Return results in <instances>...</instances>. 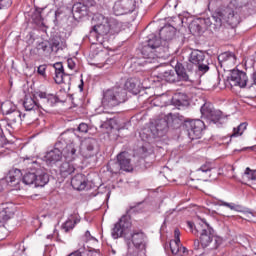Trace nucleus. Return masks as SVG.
<instances>
[{
    "instance_id": "f257e3e1",
    "label": "nucleus",
    "mask_w": 256,
    "mask_h": 256,
    "mask_svg": "<svg viewBox=\"0 0 256 256\" xmlns=\"http://www.w3.org/2000/svg\"><path fill=\"white\" fill-rule=\"evenodd\" d=\"M142 203L139 202L136 205L130 206L129 210H127V214L123 215L119 221L114 224L112 228L111 236L113 239H119V237H124L126 241H131L136 249H140L143 251L145 249V233L143 230H133L129 233L131 229V213H135L137 211V207Z\"/></svg>"
},
{
    "instance_id": "f03ea898",
    "label": "nucleus",
    "mask_w": 256,
    "mask_h": 256,
    "mask_svg": "<svg viewBox=\"0 0 256 256\" xmlns=\"http://www.w3.org/2000/svg\"><path fill=\"white\" fill-rule=\"evenodd\" d=\"M41 159L35 156L22 158L21 165L29 171L22 177L24 185H34V187H45L49 183V174L45 167L41 165Z\"/></svg>"
},
{
    "instance_id": "7ed1b4c3",
    "label": "nucleus",
    "mask_w": 256,
    "mask_h": 256,
    "mask_svg": "<svg viewBox=\"0 0 256 256\" xmlns=\"http://www.w3.org/2000/svg\"><path fill=\"white\" fill-rule=\"evenodd\" d=\"M187 225L193 235L199 237L203 249L209 247L210 251H215V249H218L219 245L223 243L220 237L215 236V230L206 223L205 219H202V223L195 225L193 222H187Z\"/></svg>"
},
{
    "instance_id": "20e7f679",
    "label": "nucleus",
    "mask_w": 256,
    "mask_h": 256,
    "mask_svg": "<svg viewBox=\"0 0 256 256\" xmlns=\"http://www.w3.org/2000/svg\"><path fill=\"white\" fill-rule=\"evenodd\" d=\"M38 100H35V97L26 95L23 101V107L25 111H33L35 109H43L47 111L49 107H54L59 103V97L54 94H47V92H38Z\"/></svg>"
},
{
    "instance_id": "39448f33",
    "label": "nucleus",
    "mask_w": 256,
    "mask_h": 256,
    "mask_svg": "<svg viewBox=\"0 0 256 256\" xmlns=\"http://www.w3.org/2000/svg\"><path fill=\"white\" fill-rule=\"evenodd\" d=\"M236 11L237 8L233 7L232 2L226 7L218 8L212 15L215 27H221L223 21H226L231 27H237L241 23V16Z\"/></svg>"
},
{
    "instance_id": "423d86ee",
    "label": "nucleus",
    "mask_w": 256,
    "mask_h": 256,
    "mask_svg": "<svg viewBox=\"0 0 256 256\" xmlns=\"http://www.w3.org/2000/svg\"><path fill=\"white\" fill-rule=\"evenodd\" d=\"M127 101V91L121 87L110 88L103 92L102 105L106 109H113Z\"/></svg>"
},
{
    "instance_id": "0eeeda50",
    "label": "nucleus",
    "mask_w": 256,
    "mask_h": 256,
    "mask_svg": "<svg viewBox=\"0 0 256 256\" xmlns=\"http://www.w3.org/2000/svg\"><path fill=\"white\" fill-rule=\"evenodd\" d=\"M161 48V39L155 34H150L148 36L147 45L142 48V57L145 59L142 63L147 65L149 63H155L157 61V54H155L156 49Z\"/></svg>"
},
{
    "instance_id": "6e6552de",
    "label": "nucleus",
    "mask_w": 256,
    "mask_h": 256,
    "mask_svg": "<svg viewBox=\"0 0 256 256\" xmlns=\"http://www.w3.org/2000/svg\"><path fill=\"white\" fill-rule=\"evenodd\" d=\"M95 21H98L96 25L93 26L92 30L89 33L88 39L91 43L93 42V39L97 41L100 37H103L105 35H109L111 31V27L109 26V18L105 17L102 14H98L94 17Z\"/></svg>"
},
{
    "instance_id": "1a4fd4ad",
    "label": "nucleus",
    "mask_w": 256,
    "mask_h": 256,
    "mask_svg": "<svg viewBox=\"0 0 256 256\" xmlns=\"http://www.w3.org/2000/svg\"><path fill=\"white\" fill-rule=\"evenodd\" d=\"M183 128L187 132L189 139H201L203 129H205V123L199 119H186L184 120Z\"/></svg>"
},
{
    "instance_id": "9d476101",
    "label": "nucleus",
    "mask_w": 256,
    "mask_h": 256,
    "mask_svg": "<svg viewBox=\"0 0 256 256\" xmlns=\"http://www.w3.org/2000/svg\"><path fill=\"white\" fill-rule=\"evenodd\" d=\"M109 170L111 173H119V171H133V166L131 165V159L127 156V153L122 152L117 155V161L110 164Z\"/></svg>"
},
{
    "instance_id": "9b49d317",
    "label": "nucleus",
    "mask_w": 256,
    "mask_h": 256,
    "mask_svg": "<svg viewBox=\"0 0 256 256\" xmlns=\"http://www.w3.org/2000/svg\"><path fill=\"white\" fill-rule=\"evenodd\" d=\"M137 7L135 0H116L113 5V13L117 16L133 13Z\"/></svg>"
},
{
    "instance_id": "f8f14e48",
    "label": "nucleus",
    "mask_w": 256,
    "mask_h": 256,
    "mask_svg": "<svg viewBox=\"0 0 256 256\" xmlns=\"http://www.w3.org/2000/svg\"><path fill=\"white\" fill-rule=\"evenodd\" d=\"M189 61L197 65L200 73H207L209 71V61L205 59V52L201 50H192L189 55Z\"/></svg>"
},
{
    "instance_id": "ddd939ff",
    "label": "nucleus",
    "mask_w": 256,
    "mask_h": 256,
    "mask_svg": "<svg viewBox=\"0 0 256 256\" xmlns=\"http://www.w3.org/2000/svg\"><path fill=\"white\" fill-rule=\"evenodd\" d=\"M181 231L179 229L174 230V240L169 243L170 251L173 256H189V250L181 245Z\"/></svg>"
},
{
    "instance_id": "4468645a",
    "label": "nucleus",
    "mask_w": 256,
    "mask_h": 256,
    "mask_svg": "<svg viewBox=\"0 0 256 256\" xmlns=\"http://www.w3.org/2000/svg\"><path fill=\"white\" fill-rule=\"evenodd\" d=\"M247 83H249V77H247V73L239 69L231 70L230 85L244 89V87H247Z\"/></svg>"
},
{
    "instance_id": "2eb2a0df",
    "label": "nucleus",
    "mask_w": 256,
    "mask_h": 256,
    "mask_svg": "<svg viewBox=\"0 0 256 256\" xmlns=\"http://www.w3.org/2000/svg\"><path fill=\"white\" fill-rule=\"evenodd\" d=\"M53 68L55 70L54 81L55 83H57V85H61V83H66V84L71 83V76H69V74H65L63 63L56 62L55 64H53Z\"/></svg>"
},
{
    "instance_id": "dca6fc26",
    "label": "nucleus",
    "mask_w": 256,
    "mask_h": 256,
    "mask_svg": "<svg viewBox=\"0 0 256 256\" xmlns=\"http://www.w3.org/2000/svg\"><path fill=\"white\" fill-rule=\"evenodd\" d=\"M73 137L74 135L71 132L62 133L59 136L57 142L55 143L54 149H56L57 151H60L61 154L63 155L67 147H69V145L73 143Z\"/></svg>"
},
{
    "instance_id": "f3484780",
    "label": "nucleus",
    "mask_w": 256,
    "mask_h": 256,
    "mask_svg": "<svg viewBox=\"0 0 256 256\" xmlns=\"http://www.w3.org/2000/svg\"><path fill=\"white\" fill-rule=\"evenodd\" d=\"M22 177L23 173L21 172V170L17 168H12L6 173L1 181H5L7 185L15 187V185H19V183H21Z\"/></svg>"
},
{
    "instance_id": "a211bd4d",
    "label": "nucleus",
    "mask_w": 256,
    "mask_h": 256,
    "mask_svg": "<svg viewBox=\"0 0 256 256\" xmlns=\"http://www.w3.org/2000/svg\"><path fill=\"white\" fill-rule=\"evenodd\" d=\"M200 111L203 117L210 119L212 123H218V121H221L223 117V113L221 111L211 108L209 104H204Z\"/></svg>"
},
{
    "instance_id": "6ab92c4d",
    "label": "nucleus",
    "mask_w": 256,
    "mask_h": 256,
    "mask_svg": "<svg viewBox=\"0 0 256 256\" xmlns=\"http://www.w3.org/2000/svg\"><path fill=\"white\" fill-rule=\"evenodd\" d=\"M62 156H64L65 161H77V159H79V145L72 140V143L67 146V149L64 150Z\"/></svg>"
},
{
    "instance_id": "aec40b11",
    "label": "nucleus",
    "mask_w": 256,
    "mask_h": 256,
    "mask_svg": "<svg viewBox=\"0 0 256 256\" xmlns=\"http://www.w3.org/2000/svg\"><path fill=\"white\" fill-rule=\"evenodd\" d=\"M175 33H177V29L170 24H166L159 31L160 39L164 41V43H169V41L175 39Z\"/></svg>"
},
{
    "instance_id": "412c9836",
    "label": "nucleus",
    "mask_w": 256,
    "mask_h": 256,
    "mask_svg": "<svg viewBox=\"0 0 256 256\" xmlns=\"http://www.w3.org/2000/svg\"><path fill=\"white\" fill-rule=\"evenodd\" d=\"M83 156L86 159L93 157L95 155V146L97 145V140L95 138H87L83 141Z\"/></svg>"
},
{
    "instance_id": "4be33fe9",
    "label": "nucleus",
    "mask_w": 256,
    "mask_h": 256,
    "mask_svg": "<svg viewBox=\"0 0 256 256\" xmlns=\"http://www.w3.org/2000/svg\"><path fill=\"white\" fill-rule=\"evenodd\" d=\"M61 159H63V154L61 151L56 150L55 148L46 152L44 156V161L47 163V165H57Z\"/></svg>"
},
{
    "instance_id": "5701e85b",
    "label": "nucleus",
    "mask_w": 256,
    "mask_h": 256,
    "mask_svg": "<svg viewBox=\"0 0 256 256\" xmlns=\"http://www.w3.org/2000/svg\"><path fill=\"white\" fill-rule=\"evenodd\" d=\"M87 176L84 174H76L72 179H71V186L73 189L76 191H85V188L87 187Z\"/></svg>"
},
{
    "instance_id": "b1692460",
    "label": "nucleus",
    "mask_w": 256,
    "mask_h": 256,
    "mask_svg": "<svg viewBox=\"0 0 256 256\" xmlns=\"http://www.w3.org/2000/svg\"><path fill=\"white\" fill-rule=\"evenodd\" d=\"M76 170L77 164L69 162L67 160L63 162L59 167L60 175L61 177L64 178L69 177V175H73V173H75Z\"/></svg>"
},
{
    "instance_id": "393cba45",
    "label": "nucleus",
    "mask_w": 256,
    "mask_h": 256,
    "mask_svg": "<svg viewBox=\"0 0 256 256\" xmlns=\"http://www.w3.org/2000/svg\"><path fill=\"white\" fill-rule=\"evenodd\" d=\"M80 222L81 218L77 214H72L62 224V229L65 231V233H69V231H73V229H75V225Z\"/></svg>"
},
{
    "instance_id": "a878e982",
    "label": "nucleus",
    "mask_w": 256,
    "mask_h": 256,
    "mask_svg": "<svg viewBox=\"0 0 256 256\" xmlns=\"http://www.w3.org/2000/svg\"><path fill=\"white\" fill-rule=\"evenodd\" d=\"M8 120V125H15V123H20L25 119V114H22L20 110L14 108V110L6 116Z\"/></svg>"
},
{
    "instance_id": "bb28decb",
    "label": "nucleus",
    "mask_w": 256,
    "mask_h": 256,
    "mask_svg": "<svg viewBox=\"0 0 256 256\" xmlns=\"http://www.w3.org/2000/svg\"><path fill=\"white\" fill-rule=\"evenodd\" d=\"M175 73L177 75L178 81H191V74L188 73L185 66L181 63H177L175 66Z\"/></svg>"
},
{
    "instance_id": "cd10ccee",
    "label": "nucleus",
    "mask_w": 256,
    "mask_h": 256,
    "mask_svg": "<svg viewBox=\"0 0 256 256\" xmlns=\"http://www.w3.org/2000/svg\"><path fill=\"white\" fill-rule=\"evenodd\" d=\"M124 89L130 93H134V95H137V93H139V80L136 78L128 79L124 84Z\"/></svg>"
},
{
    "instance_id": "c85d7f7f",
    "label": "nucleus",
    "mask_w": 256,
    "mask_h": 256,
    "mask_svg": "<svg viewBox=\"0 0 256 256\" xmlns=\"http://www.w3.org/2000/svg\"><path fill=\"white\" fill-rule=\"evenodd\" d=\"M163 127L160 128L159 124L153 126L150 130H147V133H151L152 137L156 139V137H163L165 130L167 129V122L165 120L162 121Z\"/></svg>"
},
{
    "instance_id": "c756f323",
    "label": "nucleus",
    "mask_w": 256,
    "mask_h": 256,
    "mask_svg": "<svg viewBox=\"0 0 256 256\" xmlns=\"http://www.w3.org/2000/svg\"><path fill=\"white\" fill-rule=\"evenodd\" d=\"M218 61L221 67H223V63H235L237 61V57L233 52H224L218 56Z\"/></svg>"
},
{
    "instance_id": "7c9ffc66",
    "label": "nucleus",
    "mask_w": 256,
    "mask_h": 256,
    "mask_svg": "<svg viewBox=\"0 0 256 256\" xmlns=\"http://www.w3.org/2000/svg\"><path fill=\"white\" fill-rule=\"evenodd\" d=\"M171 103L174 107H185L187 105V96L181 93L175 94L172 97Z\"/></svg>"
},
{
    "instance_id": "2f4dec72",
    "label": "nucleus",
    "mask_w": 256,
    "mask_h": 256,
    "mask_svg": "<svg viewBox=\"0 0 256 256\" xmlns=\"http://www.w3.org/2000/svg\"><path fill=\"white\" fill-rule=\"evenodd\" d=\"M13 208L10 206H4L0 211V223H7L11 217H13Z\"/></svg>"
},
{
    "instance_id": "473e14b6",
    "label": "nucleus",
    "mask_w": 256,
    "mask_h": 256,
    "mask_svg": "<svg viewBox=\"0 0 256 256\" xmlns=\"http://www.w3.org/2000/svg\"><path fill=\"white\" fill-rule=\"evenodd\" d=\"M1 112L3 113V115H7L9 113H11L13 110L17 109V106L16 105H13V103L11 101H5L1 104Z\"/></svg>"
},
{
    "instance_id": "72a5a7b5",
    "label": "nucleus",
    "mask_w": 256,
    "mask_h": 256,
    "mask_svg": "<svg viewBox=\"0 0 256 256\" xmlns=\"http://www.w3.org/2000/svg\"><path fill=\"white\" fill-rule=\"evenodd\" d=\"M110 35H117L121 31V25L115 19H108Z\"/></svg>"
},
{
    "instance_id": "f704fd0d",
    "label": "nucleus",
    "mask_w": 256,
    "mask_h": 256,
    "mask_svg": "<svg viewBox=\"0 0 256 256\" xmlns=\"http://www.w3.org/2000/svg\"><path fill=\"white\" fill-rule=\"evenodd\" d=\"M163 79L167 83H175L177 81V73L175 70H168L163 73Z\"/></svg>"
},
{
    "instance_id": "c9c22d12",
    "label": "nucleus",
    "mask_w": 256,
    "mask_h": 256,
    "mask_svg": "<svg viewBox=\"0 0 256 256\" xmlns=\"http://www.w3.org/2000/svg\"><path fill=\"white\" fill-rule=\"evenodd\" d=\"M50 49L54 53H57L58 51L63 50V41H61V38L52 39V42L50 44Z\"/></svg>"
},
{
    "instance_id": "e433bc0d",
    "label": "nucleus",
    "mask_w": 256,
    "mask_h": 256,
    "mask_svg": "<svg viewBox=\"0 0 256 256\" xmlns=\"http://www.w3.org/2000/svg\"><path fill=\"white\" fill-rule=\"evenodd\" d=\"M44 9L43 8H36L35 11L32 14V20L36 25H41L43 23V16L41 13H43Z\"/></svg>"
},
{
    "instance_id": "4c0bfd02",
    "label": "nucleus",
    "mask_w": 256,
    "mask_h": 256,
    "mask_svg": "<svg viewBox=\"0 0 256 256\" xmlns=\"http://www.w3.org/2000/svg\"><path fill=\"white\" fill-rule=\"evenodd\" d=\"M247 129V123L243 122L239 126L233 129V133L231 134V137H241L243 133H245V130Z\"/></svg>"
},
{
    "instance_id": "58836bf2",
    "label": "nucleus",
    "mask_w": 256,
    "mask_h": 256,
    "mask_svg": "<svg viewBox=\"0 0 256 256\" xmlns=\"http://www.w3.org/2000/svg\"><path fill=\"white\" fill-rule=\"evenodd\" d=\"M87 9H89V6L83 4L82 2H79L73 6V11H75V13H79V15L82 16L87 15Z\"/></svg>"
},
{
    "instance_id": "ea45409f",
    "label": "nucleus",
    "mask_w": 256,
    "mask_h": 256,
    "mask_svg": "<svg viewBox=\"0 0 256 256\" xmlns=\"http://www.w3.org/2000/svg\"><path fill=\"white\" fill-rule=\"evenodd\" d=\"M189 29L193 35H199L203 31L201 25H199L197 22H192L189 26Z\"/></svg>"
},
{
    "instance_id": "a19ab883",
    "label": "nucleus",
    "mask_w": 256,
    "mask_h": 256,
    "mask_svg": "<svg viewBox=\"0 0 256 256\" xmlns=\"http://www.w3.org/2000/svg\"><path fill=\"white\" fill-rule=\"evenodd\" d=\"M37 51H41L42 53H49L51 50V46H49V42H40L36 46Z\"/></svg>"
},
{
    "instance_id": "79ce46f5",
    "label": "nucleus",
    "mask_w": 256,
    "mask_h": 256,
    "mask_svg": "<svg viewBox=\"0 0 256 256\" xmlns=\"http://www.w3.org/2000/svg\"><path fill=\"white\" fill-rule=\"evenodd\" d=\"M220 205L223 207H228V209H231V211H241V205H237L235 203L220 201Z\"/></svg>"
},
{
    "instance_id": "37998d69",
    "label": "nucleus",
    "mask_w": 256,
    "mask_h": 256,
    "mask_svg": "<svg viewBox=\"0 0 256 256\" xmlns=\"http://www.w3.org/2000/svg\"><path fill=\"white\" fill-rule=\"evenodd\" d=\"M244 175L249 181H256V170H251V168L247 167Z\"/></svg>"
},
{
    "instance_id": "c03bdc74",
    "label": "nucleus",
    "mask_w": 256,
    "mask_h": 256,
    "mask_svg": "<svg viewBox=\"0 0 256 256\" xmlns=\"http://www.w3.org/2000/svg\"><path fill=\"white\" fill-rule=\"evenodd\" d=\"M211 169H213V164H211V162H206L198 169V171H202V173H209Z\"/></svg>"
},
{
    "instance_id": "a18cd8bd",
    "label": "nucleus",
    "mask_w": 256,
    "mask_h": 256,
    "mask_svg": "<svg viewBox=\"0 0 256 256\" xmlns=\"http://www.w3.org/2000/svg\"><path fill=\"white\" fill-rule=\"evenodd\" d=\"M197 69H199V66L195 65V63L189 61L186 64V71H188V73L191 75L193 73V71H197Z\"/></svg>"
},
{
    "instance_id": "49530a36",
    "label": "nucleus",
    "mask_w": 256,
    "mask_h": 256,
    "mask_svg": "<svg viewBox=\"0 0 256 256\" xmlns=\"http://www.w3.org/2000/svg\"><path fill=\"white\" fill-rule=\"evenodd\" d=\"M13 5V0H0V9H9Z\"/></svg>"
},
{
    "instance_id": "de8ad7c7",
    "label": "nucleus",
    "mask_w": 256,
    "mask_h": 256,
    "mask_svg": "<svg viewBox=\"0 0 256 256\" xmlns=\"http://www.w3.org/2000/svg\"><path fill=\"white\" fill-rule=\"evenodd\" d=\"M77 131H79V133H88L89 132V125H87V123L82 122L77 127Z\"/></svg>"
},
{
    "instance_id": "09e8293b",
    "label": "nucleus",
    "mask_w": 256,
    "mask_h": 256,
    "mask_svg": "<svg viewBox=\"0 0 256 256\" xmlns=\"http://www.w3.org/2000/svg\"><path fill=\"white\" fill-rule=\"evenodd\" d=\"M76 60H77V58H68L67 59V65H68V68L71 69V71H73L75 69V67H77V64L75 63Z\"/></svg>"
},
{
    "instance_id": "8fccbe9b",
    "label": "nucleus",
    "mask_w": 256,
    "mask_h": 256,
    "mask_svg": "<svg viewBox=\"0 0 256 256\" xmlns=\"http://www.w3.org/2000/svg\"><path fill=\"white\" fill-rule=\"evenodd\" d=\"M193 249L196 252L201 251V249H203V246L201 245V240H194Z\"/></svg>"
},
{
    "instance_id": "3c124183",
    "label": "nucleus",
    "mask_w": 256,
    "mask_h": 256,
    "mask_svg": "<svg viewBox=\"0 0 256 256\" xmlns=\"http://www.w3.org/2000/svg\"><path fill=\"white\" fill-rule=\"evenodd\" d=\"M80 3L86 5V7H95V0H80Z\"/></svg>"
},
{
    "instance_id": "603ef678",
    "label": "nucleus",
    "mask_w": 256,
    "mask_h": 256,
    "mask_svg": "<svg viewBox=\"0 0 256 256\" xmlns=\"http://www.w3.org/2000/svg\"><path fill=\"white\" fill-rule=\"evenodd\" d=\"M38 74L39 75H42V76H45V71H47V66H45V65H40L39 67H38Z\"/></svg>"
},
{
    "instance_id": "864d4df0",
    "label": "nucleus",
    "mask_w": 256,
    "mask_h": 256,
    "mask_svg": "<svg viewBox=\"0 0 256 256\" xmlns=\"http://www.w3.org/2000/svg\"><path fill=\"white\" fill-rule=\"evenodd\" d=\"M84 237H85V241H91V239H93V236H91V232H89V230L85 232Z\"/></svg>"
},
{
    "instance_id": "5fc2aeb1",
    "label": "nucleus",
    "mask_w": 256,
    "mask_h": 256,
    "mask_svg": "<svg viewBox=\"0 0 256 256\" xmlns=\"http://www.w3.org/2000/svg\"><path fill=\"white\" fill-rule=\"evenodd\" d=\"M202 21H204V23H206V25H208V27H211V25H213L211 18L202 19Z\"/></svg>"
},
{
    "instance_id": "6e6d98bb",
    "label": "nucleus",
    "mask_w": 256,
    "mask_h": 256,
    "mask_svg": "<svg viewBox=\"0 0 256 256\" xmlns=\"http://www.w3.org/2000/svg\"><path fill=\"white\" fill-rule=\"evenodd\" d=\"M140 137H142V139L145 141V139H149V137H151V134H148V135L145 137V132H142V133H140Z\"/></svg>"
},
{
    "instance_id": "4d7b16f0",
    "label": "nucleus",
    "mask_w": 256,
    "mask_h": 256,
    "mask_svg": "<svg viewBox=\"0 0 256 256\" xmlns=\"http://www.w3.org/2000/svg\"><path fill=\"white\" fill-rule=\"evenodd\" d=\"M252 81H253V84L256 85V72L252 74Z\"/></svg>"
},
{
    "instance_id": "13d9d810",
    "label": "nucleus",
    "mask_w": 256,
    "mask_h": 256,
    "mask_svg": "<svg viewBox=\"0 0 256 256\" xmlns=\"http://www.w3.org/2000/svg\"><path fill=\"white\" fill-rule=\"evenodd\" d=\"M171 119H177V117H179L178 115L179 114H172V113H169Z\"/></svg>"
},
{
    "instance_id": "bf43d9fd",
    "label": "nucleus",
    "mask_w": 256,
    "mask_h": 256,
    "mask_svg": "<svg viewBox=\"0 0 256 256\" xmlns=\"http://www.w3.org/2000/svg\"><path fill=\"white\" fill-rule=\"evenodd\" d=\"M83 86H84L83 79H81V83L78 86L80 91H83Z\"/></svg>"
},
{
    "instance_id": "052dcab7",
    "label": "nucleus",
    "mask_w": 256,
    "mask_h": 256,
    "mask_svg": "<svg viewBox=\"0 0 256 256\" xmlns=\"http://www.w3.org/2000/svg\"><path fill=\"white\" fill-rule=\"evenodd\" d=\"M40 217H42L43 219H45V217H48V215H47V214H43V215H41Z\"/></svg>"
},
{
    "instance_id": "680f3d73",
    "label": "nucleus",
    "mask_w": 256,
    "mask_h": 256,
    "mask_svg": "<svg viewBox=\"0 0 256 256\" xmlns=\"http://www.w3.org/2000/svg\"><path fill=\"white\" fill-rule=\"evenodd\" d=\"M47 239H53V235H48Z\"/></svg>"
},
{
    "instance_id": "e2e57ef3",
    "label": "nucleus",
    "mask_w": 256,
    "mask_h": 256,
    "mask_svg": "<svg viewBox=\"0 0 256 256\" xmlns=\"http://www.w3.org/2000/svg\"><path fill=\"white\" fill-rule=\"evenodd\" d=\"M60 14H61V12L57 11L56 12V17H59Z\"/></svg>"
},
{
    "instance_id": "0e129e2a",
    "label": "nucleus",
    "mask_w": 256,
    "mask_h": 256,
    "mask_svg": "<svg viewBox=\"0 0 256 256\" xmlns=\"http://www.w3.org/2000/svg\"><path fill=\"white\" fill-rule=\"evenodd\" d=\"M57 241H60V243H63V241L61 240V238H59V236L57 237Z\"/></svg>"
},
{
    "instance_id": "69168bd1",
    "label": "nucleus",
    "mask_w": 256,
    "mask_h": 256,
    "mask_svg": "<svg viewBox=\"0 0 256 256\" xmlns=\"http://www.w3.org/2000/svg\"><path fill=\"white\" fill-rule=\"evenodd\" d=\"M179 119H180V121H183V116H180Z\"/></svg>"
}]
</instances>
